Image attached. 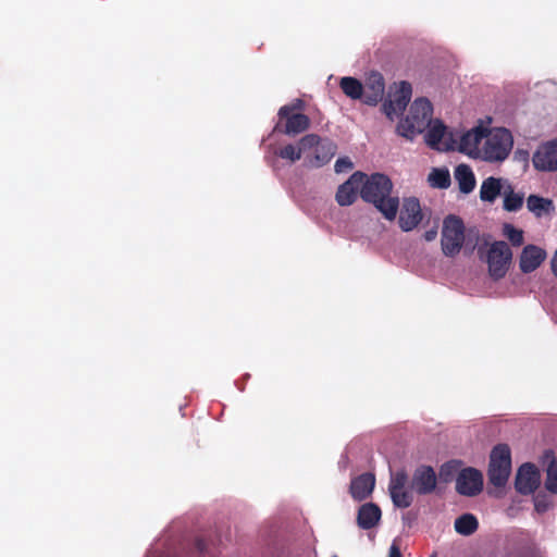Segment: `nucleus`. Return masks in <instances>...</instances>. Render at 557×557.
I'll list each match as a JSON object with an SVG mask.
<instances>
[{
	"instance_id": "obj_15",
	"label": "nucleus",
	"mask_w": 557,
	"mask_h": 557,
	"mask_svg": "<svg viewBox=\"0 0 557 557\" xmlns=\"http://www.w3.org/2000/svg\"><path fill=\"white\" fill-rule=\"evenodd\" d=\"M485 132L486 128L480 125L462 134L458 144V150L469 157L480 159L482 149L480 144L484 140Z\"/></svg>"
},
{
	"instance_id": "obj_23",
	"label": "nucleus",
	"mask_w": 557,
	"mask_h": 557,
	"mask_svg": "<svg viewBox=\"0 0 557 557\" xmlns=\"http://www.w3.org/2000/svg\"><path fill=\"white\" fill-rule=\"evenodd\" d=\"M455 178L458 182L459 190L463 194L471 193L475 187L474 174L467 164H459L455 169Z\"/></svg>"
},
{
	"instance_id": "obj_21",
	"label": "nucleus",
	"mask_w": 557,
	"mask_h": 557,
	"mask_svg": "<svg viewBox=\"0 0 557 557\" xmlns=\"http://www.w3.org/2000/svg\"><path fill=\"white\" fill-rule=\"evenodd\" d=\"M382 511L374 503H367L359 507L357 513V524L362 530H370L377 525L381 520Z\"/></svg>"
},
{
	"instance_id": "obj_16",
	"label": "nucleus",
	"mask_w": 557,
	"mask_h": 557,
	"mask_svg": "<svg viewBox=\"0 0 557 557\" xmlns=\"http://www.w3.org/2000/svg\"><path fill=\"white\" fill-rule=\"evenodd\" d=\"M363 102L369 106H376L384 96L385 81L381 73L370 72L364 81Z\"/></svg>"
},
{
	"instance_id": "obj_9",
	"label": "nucleus",
	"mask_w": 557,
	"mask_h": 557,
	"mask_svg": "<svg viewBox=\"0 0 557 557\" xmlns=\"http://www.w3.org/2000/svg\"><path fill=\"white\" fill-rule=\"evenodd\" d=\"M407 482L408 475L405 470L392 473L388 491L395 507L408 508L413 502L411 493L406 490Z\"/></svg>"
},
{
	"instance_id": "obj_2",
	"label": "nucleus",
	"mask_w": 557,
	"mask_h": 557,
	"mask_svg": "<svg viewBox=\"0 0 557 557\" xmlns=\"http://www.w3.org/2000/svg\"><path fill=\"white\" fill-rule=\"evenodd\" d=\"M432 113L433 107L429 99H416L407 116L399 121L397 133L405 138L413 139L431 125Z\"/></svg>"
},
{
	"instance_id": "obj_5",
	"label": "nucleus",
	"mask_w": 557,
	"mask_h": 557,
	"mask_svg": "<svg viewBox=\"0 0 557 557\" xmlns=\"http://www.w3.org/2000/svg\"><path fill=\"white\" fill-rule=\"evenodd\" d=\"M465 243V224L462 220L454 214L444 219L442 228L441 245L443 253L454 257L462 248Z\"/></svg>"
},
{
	"instance_id": "obj_18",
	"label": "nucleus",
	"mask_w": 557,
	"mask_h": 557,
	"mask_svg": "<svg viewBox=\"0 0 557 557\" xmlns=\"http://www.w3.org/2000/svg\"><path fill=\"white\" fill-rule=\"evenodd\" d=\"M545 258V250L534 245H527L520 256V270L523 273H531L541 265Z\"/></svg>"
},
{
	"instance_id": "obj_25",
	"label": "nucleus",
	"mask_w": 557,
	"mask_h": 557,
	"mask_svg": "<svg viewBox=\"0 0 557 557\" xmlns=\"http://www.w3.org/2000/svg\"><path fill=\"white\" fill-rule=\"evenodd\" d=\"M314 151L315 154L313 164L315 166H322L334 157L336 152V145L329 139H321L320 144H318Z\"/></svg>"
},
{
	"instance_id": "obj_7",
	"label": "nucleus",
	"mask_w": 557,
	"mask_h": 557,
	"mask_svg": "<svg viewBox=\"0 0 557 557\" xmlns=\"http://www.w3.org/2000/svg\"><path fill=\"white\" fill-rule=\"evenodd\" d=\"M310 125L311 121L305 113H289L286 109L278 110L273 133L295 137L308 131Z\"/></svg>"
},
{
	"instance_id": "obj_28",
	"label": "nucleus",
	"mask_w": 557,
	"mask_h": 557,
	"mask_svg": "<svg viewBox=\"0 0 557 557\" xmlns=\"http://www.w3.org/2000/svg\"><path fill=\"white\" fill-rule=\"evenodd\" d=\"M523 206V194H517L510 184L504 188V209L508 212H516Z\"/></svg>"
},
{
	"instance_id": "obj_38",
	"label": "nucleus",
	"mask_w": 557,
	"mask_h": 557,
	"mask_svg": "<svg viewBox=\"0 0 557 557\" xmlns=\"http://www.w3.org/2000/svg\"><path fill=\"white\" fill-rule=\"evenodd\" d=\"M389 557H403L399 547L393 544L389 548Z\"/></svg>"
},
{
	"instance_id": "obj_32",
	"label": "nucleus",
	"mask_w": 557,
	"mask_h": 557,
	"mask_svg": "<svg viewBox=\"0 0 557 557\" xmlns=\"http://www.w3.org/2000/svg\"><path fill=\"white\" fill-rule=\"evenodd\" d=\"M545 487L554 494H557V458H554L547 468Z\"/></svg>"
},
{
	"instance_id": "obj_13",
	"label": "nucleus",
	"mask_w": 557,
	"mask_h": 557,
	"mask_svg": "<svg viewBox=\"0 0 557 557\" xmlns=\"http://www.w3.org/2000/svg\"><path fill=\"white\" fill-rule=\"evenodd\" d=\"M436 473L431 466H419L411 479L410 488L419 495H428L436 488Z\"/></svg>"
},
{
	"instance_id": "obj_37",
	"label": "nucleus",
	"mask_w": 557,
	"mask_h": 557,
	"mask_svg": "<svg viewBox=\"0 0 557 557\" xmlns=\"http://www.w3.org/2000/svg\"><path fill=\"white\" fill-rule=\"evenodd\" d=\"M436 235H437V231L435 228L426 231L424 233V239L426 242H432V240H434L436 238Z\"/></svg>"
},
{
	"instance_id": "obj_12",
	"label": "nucleus",
	"mask_w": 557,
	"mask_h": 557,
	"mask_svg": "<svg viewBox=\"0 0 557 557\" xmlns=\"http://www.w3.org/2000/svg\"><path fill=\"white\" fill-rule=\"evenodd\" d=\"M540 485V472L535 465L523 463L517 471L515 487L522 495L532 494Z\"/></svg>"
},
{
	"instance_id": "obj_29",
	"label": "nucleus",
	"mask_w": 557,
	"mask_h": 557,
	"mask_svg": "<svg viewBox=\"0 0 557 557\" xmlns=\"http://www.w3.org/2000/svg\"><path fill=\"white\" fill-rule=\"evenodd\" d=\"M430 185L436 188H447L450 185V175L446 169L434 168L428 177Z\"/></svg>"
},
{
	"instance_id": "obj_1",
	"label": "nucleus",
	"mask_w": 557,
	"mask_h": 557,
	"mask_svg": "<svg viewBox=\"0 0 557 557\" xmlns=\"http://www.w3.org/2000/svg\"><path fill=\"white\" fill-rule=\"evenodd\" d=\"M393 182L383 173L366 174L360 188V197L371 203L387 220L394 221L399 210V198L392 196Z\"/></svg>"
},
{
	"instance_id": "obj_10",
	"label": "nucleus",
	"mask_w": 557,
	"mask_h": 557,
	"mask_svg": "<svg viewBox=\"0 0 557 557\" xmlns=\"http://www.w3.org/2000/svg\"><path fill=\"white\" fill-rule=\"evenodd\" d=\"M423 213L420 201L416 197L404 198L399 210L398 224L401 231L410 232L414 230L422 221Z\"/></svg>"
},
{
	"instance_id": "obj_26",
	"label": "nucleus",
	"mask_w": 557,
	"mask_h": 557,
	"mask_svg": "<svg viewBox=\"0 0 557 557\" xmlns=\"http://www.w3.org/2000/svg\"><path fill=\"white\" fill-rule=\"evenodd\" d=\"M339 86L347 97L363 100L364 88L357 78L350 76L343 77L339 82Z\"/></svg>"
},
{
	"instance_id": "obj_8",
	"label": "nucleus",
	"mask_w": 557,
	"mask_h": 557,
	"mask_svg": "<svg viewBox=\"0 0 557 557\" xmlns=\"http://www.w3.org/2000/svg\"><path fill=\"white\" fill-rule=\"evenodd\" d=\"M411 95L412 87L410 83L406 81L400 82L397 90L389 95V99L382 106L385 115L393 121L395 116L401 114L408 106Z\"/></svg>"
},
{
	"instance_id": "obj_40",
	"label": "nucleus",
	"mask_w": 557,
	"mask_h": 557,
	"mask_svg": "<svg viewBox=\"0 0 557 557\" xmlns=\"http://www.w3.org/2000/svg\"><path fill=\"white\" fill-rule=\"evenodd\" d=\"M535 508H536L537 511L544 510V508H541V504H539V503L535 505Z\"/></svg>"
},
{
	"instance_id": "obj_33",
	"label": "nucleus",
	"mask_w": 557,
	"mask_h": 557,
	"mask_svg": "<svg viewBox=\"0 0 557 557\" xmlns=\"http://www.w3.org/2000/svg\"><path fill=\"white\" fill-rule=\"evenodd\" d=\"M321 137L315 134H307L298 141V149L301 154L312 148H317L318 144H320Z\"/></svg>"
},
{
	"instance_id": "obj_31",
	"label": "nucleus",
	"mask_w": 557,
	"mask_h": 557,
	"mask_svg": "<svg viewBox=\"0 0 557 557\" xmlns=\"http://www.w3.org/2000/svg\"><path fill=\"white\" fill-rule=\"evenodd\" d=\"M275 153L281 159L288 160L292 163L300 160V158L302 156L300 150L298 149V145L295 146L293 144H288V145L280 148Z\"/></svg>"
},
{
	"instance_id": "obj_34",
	"label": "nucleus",
	"mask_w": 557,
	"mask_h": 557,
	"mask_svg": "<svg viewBox=\"0 0 557 557\" xmlns=\"http://www.w3.org/2000/svg\"><path fill=\"white\" fill-rule=\"evenodd\" d=\"M306 108V102L302 99H294L290 103L282 106L278 110H288L289 113H302Z\"/></svg>"
},
{
	"instance_id": "obj_19",
	"label": "nucleus",
	"mask_w": 557,
	"mask_h": 557,
	"mask_svg": "<svg viewBox=\"0 0 557 557\" xmlns=\"http://www.w3.org/2000/svg\"><path fill=\"white\" fill-rule=\"evenodd\" d=\"M375 485V476L373 473L367 472L352 479L350 482L349 492L351 497L356 500H363L368 498L373 492Z\"/></svg>"
},
{
	"instance_id": "obj_41",
	"label": "nucleus",
	"mask_w": 557,
	"mask_h": 557,
	"mask_svg": "<svg viewBox=\"0 0 557 557\" xmlns=\"http://www.w3.org/2000/svg\"><path fill=\"white\" fill-rule=\"evenodd\" d=\"M332 557H337L336 555H333Z\"/></svg>"
},
{
	"instance_id": "obj_14",
	"label": "nucleus",
	"mask_w": 557,
	"mask_h": 557,
	"mask_svg": "<svg viewBox=\"0 0 557 557\" xmlns=\"http://www.w3.org/2000/svg\"><path fill=\"white\" fill-rule=\"evenodd\" d=\"M363 178H366V173L357 171L345 183L339 185L335 196L339 206H350L357 200Z\"/></svg>"
},
{
	"instance_id": "obj_11",
	"label": "nucleus",
	"mask_w": 557,
	"mask_h": 557,
	"mask_svg": "<svg viewBox=\"0 0 557 557\" xmlns=\"http://www.w3.org/2000/svg\"><path fill=\"white\" fill-rule=\"evenodd\" d=\"M483 488V475L474 468H466L456 479V491L460 495L475 496Z\"/></svg>"
},
{
	"instance_id": "obj_17",
	"label": "nucleus",
	"mask_w": 557,
	"mask_h": 557,
	"mask_svg": "<svg viewBox=\"0 0 557 557\" xmlns=\"http://www.w3.org/2000/svg\"><path fill=\"white\" fill-rule=\"evenodd\" d=\"M533 165L540 171L557 170V139L542 145L533 156Z\"/></svg>"
},
{
	"instance_id": "obj_27",
	"label": "nucleus",
	"mask_w": 557,
	"mask_h": 557,
	"mask_svg": "<svg viewBox=\"0 0 557 557\" xmlns=\"http://www.w3.org/2000/svg\"><path fill=\"white\" fill-rule=\"evenodd\" d=\"M478 528V519L472 513H463L455 520V530L461 535H471Z\"/></svg>"
},
{
	"instance_id": "obj_39",
	"label": "nucleus",
	"mask_w": 557,
	"mask_h": 557,
	"mask_svg": "<svg viewBox=\"0 0 557 557\" xmlns=\"http://www.w3.org/2000/svg\"><path fill=\"white\" fill-rule=\"evenodd\" d=\"M550 264H552L553 273L557 276V250L555 251V253L552 258Z\"/></svg>"
},
{
	"instance_id": "obj_36",
	"label": "nucleus",
	"mask_w": 557,
	"mask_h": 557,
	"mask_svg": "<svg viewBox=\"0 0 557 557\" xmlns=\"http://www.w3.org/2000/svg\"><path fill=\"white\" fill-rule=\"evenodd\" d=\"M456 471V468L451 463H445L442 466L440 475L444 478L445 481H449V478Z\"/></svg>"
},
{
	"instance_id": "obj_6",
	"label": "nucleus",
	"mask_w": 557,
	"mask_h": 557,
	"mask_svg": "<svg viewBox=\"0 0 557 557\" xmlns=\"http://www.w3.org/2000/svg\"><path fill=\"white\" fill-rule=\"evenodd\" d=\"M512 259V252L506 242L497 240L494 242L486 257L488 265V273L494 280L503 278Z\"/></svg>"
},
{
	"instance_id": "obj_22",
	"label": "nucleus",
	"mask_w": 557,
	"mask_h": 557,
	"mask_svg": "<svg viewBox=\"0 0 557 557\" xmlns=\"http://www.w3.org/2000/svg\"><path fill=\"white\" fill-rule=\"evenodd\" d=\"M505 188L503 180L494 176L485 178L480 187V198L482 201L494 202Z\"/></svg>"
},
{
	"instance_id": "obj_30",
	"label": "nucleus",
	"mask_w": 557,
	"mask_h": 557,
	"mask_svg": "<svg viewBox=\"0 0 557 557\" xmlns=\"http://www.w3.org/2000/svg\"><path fill=\"white\" fill-rule=\"evenodd\" d=\"M503 234L508 238L512 246L519 247L523 244V231L516 228L512 224L505 223Z\"/></svg>"
},
{
	"instance_id": "obj_24",
	"label": "nucleus",
	"mask_w": 557,
	"mask_h": 557,
	"mask_svg": "<svg viewBox=\"0 0 557 557\" xmlns=\"http://www.w3.org/2000/svg\"><path fill=\"white\" fill-rule=\"evenodd\" d=\"M527 208L540 218L543 214L550 213L554 210V205L550 199L537 195H530L527 199Z\"/></svg>"
},
{
	"instance_id": "obj_4",
	"label": "nucleus",
	"mask_w": 557,
	"mask_h": 557,
	"mask_svg": "<svg viewBox=\"0 0 557 557\" xmlns=\"http://www.w3.org/2000/svg\"><path fill=\"white\" fill-rule=\"evenodd\" d=\"M511 471V454L507 444L496 445L490 456L488 482L496 487H504Z\"/></svg>"
},
{
	"instance_id": "obj_3",
	"label": "nucleus",
	"mask_w": 557,
	"mask_h": 557,
	"mask_svg": "<svg viewBox=\"0 0 557 557\" xmlns=\"http://www.w3.org/2000/svg\"><path fill=\"white\" fill-rule=\"evenodd\" d=\"M512 146L513 138L507 128H486L480 159L487 162H502L508 158Z\"/></svg>"
},
{
	"instance_id": "obj_35",
	"label": "nucleus",
	"mask_w": 557,
	"mask_h": 557,
	"mask_svg": "<svg viewBox=\"0 0 557 557\" xmlns=\"http://www.w3.org/2000/svg\"><path fill=\"white\" fill-rule=\"evenodd\" d=\"M354 166L352 162L350 161L349 158L345 157V158H339L336 160L335 162V171L337 173H341V172H344L346 170H351Z\"/></svg>"
},
{
	"instance_id": "obj_20",
	"label": "nucleus",
	"mask_w": 557,
	"mask_h": 557,
	"mask_svg": "<svg viewBox=\"0 0 557 557\" xmlns=\"http://www.w3.org/2000/svg\"><path fill=\"white\" fill-rule=\"evenodd\" d=\"M446 134V126L441 121H435L425 134V141L433 149L445 151L454 150L457 143L451 137L450 143H445L444 147H441L442 140Z\"/></svg>"
}]
</instances>
